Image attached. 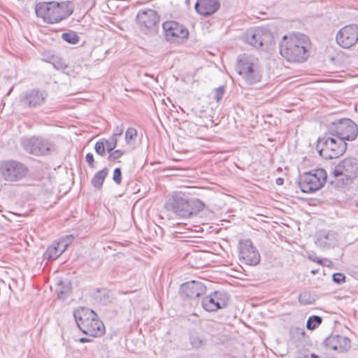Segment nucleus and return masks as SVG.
Masks as SVG:
<instances>
[{"mask_svg":"<svg viewBox=\"0 0 358 358\" xmlns=\"http://www.w3.org/2000/svg\"><path fill=\"white\" fill-rule=\"evenodd\" d=\"M162 27L166 39L170 42H180L188 38V30L177 22L166 21L163 23Z\"/></svg>","mask_w":358,"mask_h":358,"instance_id":"4468645a","label":"nucleus"},{"mask_svg":"<svg viewBox=\"0 0 358 358\" xmlns=\"http://www.w3.org/2000/svg\"><path fill=\"white\" fill-rule=\"evenodd\" d=\"M74 239V237L72 235H67L62 238L60 239V241H62V243H68V245H70Z\"/></svg>","mask_w":358,"mask_h":358,"instance_id":"4c0bfd02","label":"nucleus"},{"mask_svg":"<svg viewBox=\"0 0 358 358\" xmlns=\"http://www.w3.org/2000/svg\"><path fill=\"white\" fill-rule=\"evenodd\" d=\"M54 67L58 70L64 71L67 68V65L62 62H57L53 64Z\"/></svg>","mask_w":358,"mask_h":358,"instance_id":"37998d69","label":"nucleus"},{"mask_svg":"<svg viewBox=\"0 0 358 358\" xmlns=\"http://www.w3.org/2000/svg\"><path fill=\"white\" fill-rule=\"evenodd\" d=\"M28 173V167L21 162L9 159L0 162V180L17 182L25 178Z\"/></svg>","mask_w":358,"mask_h":358,"instance_id":"0eeeda50","label":"nucleus"},{"mask_svg":"<svg viewBox=\"0 0 358 358\" xmlns=\"http://www.w3.org/2000/svg\"><path fill=\"white\" fill-rule=\"evenodd\" d=\"M124 125L121 124L120 126H117L115 129L114 130V132L112 135L113 137L117 138V136H121L124 132Z\"/></svg>","mask_w":358,"mask_h":358,"instance_id":"c9c22d12","label":"nucleus"},{"mask_svg":"<svg viewBox=\"0 0 358 358\" xmlns=\"http://www.w3.org/2000/svg\"><path fill=\"white\" fill-rule=\"evenodd\" d=\"M58 246L59 251L61 252V255L67 249L69 245L68 243H62V241H59L56 243Z\"/></svg>","mask_w":358,"mask_h":358,"instance_id":"a19ab883","label":"nucleus"},{"mask_svg":"<svg viewBox=\"0 0 358 358\" xmlns=\"http://www.w3.org/2000/svg\"><path fill=\"white\" fill-rule=\"evenodd\" d=\"M303 358H320V357L315 354H311L310 355H305Z\"/></svg>","mask_w":358,"mask_h":358,"instance_id":"de8ad7c7","label":"nucleus"},{"mask_svg":"<svg viewBox=\"0 0 358 358\" xmlns=\"http://www.w3.org/2000/svg\"><path fill=\"white\" fill-rule=\"evenodd\" d=\"M327 174L324 169H317L300 176L299 186L304 193H312L322 188L326 183Z\"/></svg>","mask_w":358,"mask_h":358,"instance_id":"1a4fd4ad","label":"nucleus"},{"mask_svg":"<svg viewBox=\"0 0 358 358\" xmlns=\"http://www.w3.org/2000/svg\"><path fill=\"white\" fill-rule=\"evenodd\" d=\"M64 293V291H61V292L58 294V296H59V297H61V295H62Z\"/></svg>","mask_w":358,"mask_h":358,"instance_id":"09e8293b","label":"nucleus"},{"mask_svg":"<svg viewBox=\"0 0 358 358\" xmlns=\"http://www.w3.org/2000/svg\"><path fill=\"white\" fill-rule=\"evenodd\" d=\"M136 21L141 27L152 29L159 22V16L154 10L140 11L136 16Z\"/></svg>","mask_w":358,"mask_h":358,"instance_id":"aec40b11","label":"nucleus"},{"mask_svg":"<svg viewBox=\"0 0 358 358\" xmlns=\"http://www.w3.org/2000/svg\"><path fill=\"white\" fill-rule=\"evenodd\" d=\"M239 259L248 265L255 266L259 263L260 255L250 239L239 242Z\"/></svg>","mask_w":358,"mask_h":358,"instance_id":"ddd939ff","label":"nucleus"},{"mask_svg":"<svg viewBox=\"0 0 358 358\" xmlns=\"http://www.w3.org/2000/svg\"><path fill=\"white\" fill-rule=\"evenodd\" d=\"M189 343L192 348L199 349L207 344V339H206L201 334L196 331H192L189 334Z\"/></svg>","mask_w":358,"mask_h":358,"instance_id":"4be33fe9","label":"nucleus"},{"mask_svg":"<svg viewBox=\"0 0 358 358\" xmlns=\"http://www.w3.org/2000/svg\"><path fill=\"white\" fill-rule=\"evenodd\" d=\"M324 344L327 348L340 352L347 351L351 347L350 340L340 335H331L326 338Z\"/></svg>","mask_w":358,"mask_h":358,"instance_id":"6ab92c4d","label":"nucleus"},{"mask_svg":"<svg viewBox=\"0 0 358 358\" xmlns=\"http://www.w3.org/2000/svg\"><path fill=\"white\" fill-rule=\"evenodd\" d=\"M85 159L90 168H92V169L94 168V156H93L92 153H91V152L87 153L86 155Z\"/></svg>","mask_w":358,"mask_h":358,"instance_id":"e433bc0d","label":"nucleus"},{"mask_svg":"<svg viewBox=\"0 0 358 358\" xmlns=\"http://www.w3.org/2000/svg\"><path fill=\"white\" fill-rule=\"evenodd\" d=\"M206 290V286L199 281H191L181 285L180 293L183 298L196 299L203 294Z\"/></svg>","mask_w":358,"mask_h":358,"instance_id":"a211bd4d","label":"nucleus"},{"mask_svg":"<svg viewBox=\"0 0 358 358\" xmlns=\"http://www.w3.org/2000/svg\"><path fill=\"white\" fill-rule=\"evenodd\" d=\"M338 44L343 48H349L358 41V26L350 24L343 27L336 34Z\"/></svg>","mask_w":358,"mask_h":358,"instance_id":"2eb2a0df","label":"nucleus"},{"mask_svg":"<svg viewBox=\"0 0 358 358\" xmlns=\"http://www.w3.org/2000/svg\"><path fill=\"white\" fill-rule=\"evenodd\" d=\"M225 93V87L224 86H220L216 88L214 92V99L217 102H220V101L223 98Z\"/></svg>","mask_w":358,"mask_h":358,"instance_id":"473e14b6","label":"nucleus"},{"mask_svg":"<svg viewBox=\"0 0 358 358\" xmlns=\"http://www.w3.org/2000/svg\"><path fill=\"white\" fill-rule=\"evenodd\" d=\"M315 300V295L308 291H304L299 295V301L302 305L313 304Z\"/></svg>","mask_w":358,"mask_h":358,"instance_id":"393cba45","label":"nucleus"},{"mask_svg":"<svg viewBox=\"0 0 358 358\" xmlns=\"http://www.w3.org/2000/svg\"><path fill=\"white\" fill-rule=\"evenodd\" d=\"M236 70L248 85L260 81L262 78L259 59L254 56L243 54L238 57Z\"/></svg>","mask_w":358,"mask_h":358,"instance_id":"39448f33","label":"nucleus"},{"mask_svg":"<svg viewBox=\"0 0 358 358\" xmlns=\"http://www.w3.org/2000/svg\"><path fill=\"white\" fill-rule=\"evenodd\" d=\"M62 38L66 42L73 45L77 44L80 41L79 36L74 31L63 33Z\"/></svg>","mask_w":358,"mask_h":358,"instance_id":"cd10ccee","label":"nucleus"},{"mask_svg":"<svg viewBox=\"0 0 358 358\" xmlns=\"http://www.w3.org/2000/svg\"><path fill=\"white\" fill-rule=\"evenodd\" d=\"M108 173V169L107 168H103L98 171L92 179V185L96 189H101Z\"/></svg>","mask_w":358,"mask_h":358,"instance_id":"5701e85b","label":"nucleus"},{"mask_svg":"<svg viewBox=\"0 0 358 358\" xmlns=\"http://www.w3.org/2000/svg\"><path fill=\"white\" fill-rule=\"evenodd\" d=\"M79 341H80V343H86V342H91V341H92V340H91V339H90V338H84V337H83V338H80V340H79Z\"/></svg>","mask_w":358,"mask_h":358,"instance_id":"49530a36","label":"nucleus"},{"mask_svg":"<svg viewBox=\"0 0 358 358\" xmlns=\"http://www.w3.org/2000/svg\"><path fill=\"white\" fill-rule=\"evenodd\" d=\"M105 144L104 141H102L101 139L96 142L94 146L96 152L101 157H104L106 155V151H107Z\"/></svg>","mask_w":358,"mask_h":358,"instance_id":"7c9ffc66","label":"nucleus"},{"mask_svg":"<svg viewBox=\"0 0 358 358\" xmlns=\"http://www.w3.org/2000/svg\"><path fill=\"white\" fill-rule=\"evenodd\" d=\"M58 246L59 251L61 252V255L67 249L69 245L68 243H62V241H59L56 243Z\"/></svg>","mask_w":358,"mask_h":358,"instance_id":"58836bf2","label":"nucleus"},{"mask_svg":"<svg viewBox=\"0 0 358 358\" xmlns=\"http://www.w3.org/2000/svg\"><path fill=\"white\" fill-rule=\"evenodd\" d=\"M317 148L322 157L331 159L344 154L347 149V143L337 136L325 135L318 139Z\"/></svg>","mask_w":358,"mask_h":358,"instance_id":"6e6552de","label":"nucleus"},{"mask_svg":"<svg viewBox=\"0 0 358 358\" xmlns=\"http://www.w3.org/2000/svg\"><path fill=\"white\" fill-rule=\"evenodd\" d=\"M358 173V160L355 157H347L341 160L334 168L333 174L335 178L331 182L336 187L348 185L355 179Z\"/></svg>","mask_w":358,"mask_h":358,"instance_id":"423d86ee","label":"nucleus"},{"mask_svg":"<svg viewBox=\"0 0 358 358\" xmlns=\"http://www.w3.org/2000/svg\"><path fill=\"white\" fill-rule=\"evenodd\" d=\"M58 246L59 251L61 252V255L67 249L69 245L68 243H62V241H59L56 243Z\"/></svg>","mask_w":358,"mask_h":358,"instance_id":"ea45409f","label":"nucleus"},{"mask_svg":"<svg viewBox=\"0 0 358 358\" xmlns=\"http://www.w3.org/2000/svg\"><path fill=\"white\" fill-rule=\"evenodd\" d=\"M308 38L303 34L284 36L279 45L280 53L289 62H302L308 57Z\"/></svg>","mask_w":358,"mask_h":358,"instance_id":"7ed1b4c3","label":"nucleus"},{"mask_svg":"<svg viewBox=\"0 0 358 358\" xmlns=\"http://www.w3.org/2000/svg\"><path fill=\"white\" fill-rule=\"evenodd\" d=\"M21 144L24 150L36 156L50 155L56 151L54 143L41 137L32 136L22 139Z\"/></svg>","mask_w":358,"mask_h":358,"instance_id":"9b49d317","label":"nucleus"},{"mask_svg":"<svg viewBox=\"0 0 358 358\" xmlns=\"http://www.w3.org/2000/svg\"><path fill=\"white\" fill-rule=\"evenodd\" d=\"M137 136V131L133 127H129L125 132V141L127 144H131L134 143Z\"/></svg>","mask_w":358,"mask_h":358,"instance_id":"c85d7f7f","label":"nucleus"},{"mask_svg":"<svg viewBox=\"0 0 358 358\" xmlns=\"http://www.w3.org/2000/svg\"><path fill=\"white\" fill-rule=\"evenodd\" d=\"M48 96L46 91L34 89L22 94L20 103L24 108H36L45 103Z\"/></svg>","mask_w":358,"mask_h":358,"instance_id":"f8f14e48","label":"nucleus"},{"mask_svg":"<svg viewBox=\"0 0 358 358\" xmlns=\"http://www.w3.org/2000/svg\"><path fill=\"white\" fill-rule=\"evenodd\" d=\"M113 180L117 185H120L122 182V171L120 168L115 169L113 171Z\"/></svg>","mask_w":358,"mask_h":358,"instance_id":"72a5a7b5","label":"nucleus"},{"mask_svg":"<svg viewBox=\"0 0 358 358\" xmlns=\"http://www.w3.org/2000/svg\"><path fill=\"white\" fill-rule=\"evenodd\" d=\"M124 154V152L121 150H115L109 152V155L108 157V160L109 162H115L117 159H120Z\"/></svg>","mask_w":358,"mask_h":358,"instance_id":"2f4dec72","label":"nucleus"},{"mask_svg":"<svg viewBox=\"0 0 358 358\" xmlns=\"http://www.w3.org/2000/svg\"><path fill=\"white\" fill-rule=\"evenodd\" d=\"M104 141V143L106 145V148L108 152H112L117 146V138L110 136L108 139H102Z\"/></svg>","mask_w":358,"mask_h":358,"instance_id":"c756f323","label":"nucleus"},{"mask_svg":"<svg viewBox=\"0 0 358 358\" xmlns=\"http://www.w3.org/2000/svg\"><path fill=\"white\" fill-rule=\"evenodd\" d=\"M308 259H310L312 262H317L320 264V258L313 255H308Z\"/></svg>","mask_w":358,"mask_h":358,"instance_id":"c03bdc74","label":"nucleus"},{"mask_svg":"<svg viewBox=\"0 0 358 358\" xmlns=\"http://www.w3.org/2000/svg\"><path fill=\"white\" fill-rule=\"evenodd\" d=\"M289 334L292 339L301 341L304 338L305 331L302 327H294L290 329Z\"/></svg>","mask_w":358,"mask_h":358,"instance_id":"bb28decb","label":"nucleus"},{"mask_svg":"<svg viewBox=\"0 0 358 358\" xmlns=\"http://www.w3.org/2000/svg\"><path fill=\"white\" fill-rule=\"evenodd\" d=\"M284 182V179L282 178H278L275 180V183L278 185H282Z\"/></svg>","mask_w":358,"mask_h":358,"instance_id":"a18cd8bd","label":"nucleus"},{"mask_svg":"<svg viewBox=\"0 0 358 358\" xmlns=\"http://www.w3.org/2000/svg\"><path fill=\"white\" fill-rule=\"evenodd\" d=\"M166 208L182 218H189L201 211L204 203L199 199H192L182 192L173 193L167 200Z\"/></svg>","mask_w":358,"mask_h":358,"instance_id":"f03ea898","label":"nucleus"},{"mask_svg":"<svg viewBox=\"0 0 358 358\" xmlns=\"http://www.w3.org/2000/svg\"><path fill=\"white\" fill-rule=\"evenodd\" d=\"M272 41L271 33L262 29L251 30L246 34V41L257 48L268 46Z\"/></svg>","mask_w":358,"mask_h":358,"instance_id":"dca6fc26","label":"nucleus"},{"mask_svg":"<svg viewBox=\"0 0 358 358\" xmlns=\"http://www.w3.org/2000/svg\"><path fill=\"white\" fill-rule=\"evenodd\" d=\"M229 298L227 294L215 292L205 297L202 301V306L206 311L213 312L225 308Z\"/></svg>","mask_w":358,"mask_h":358,"instance_id":"f3484780","label":"nucleus"},{"mask_svg":"<svg viewBox=\"0 0 358 358\" xmlns=\"http://www.w3.org/2000/svg\"><path fill=\"white\" fill-rule=\"evenodd\" d=\"M332 280L337 284H342L345 281V275L341 273H336L333 274Z\"/></svg>","mask_w":358,"mask_h":358,"instance_id":"f704fd0d","label":"nucleus"},{"mask_svg":"<svg viewBox=\"0 0 358 358\" xmlns=\"http://www.w3.org/2000/svg\"><path fill=\"white\" fill-rule=\"evenodd\" d=\"M194 8L201 15L207 16L215 13L220 8L218 0H197Z\"/></svg>","mask_w":358,"mask_h":358,"instance_id":"412c9836","label":"nucleus"},{"mask_svg":"<svg viewBox=\"0 0 358 358\" xmlns=\"http://www.w3.org/2000/svg\"><path fill=\"white\" fill-rule=\"evenodd\" d=\"M320 264L327 267L333 266V262L326 258L321 259L320 261Z\"/></svg>","mask_w":358,"mask_h":358,"instance_id":"79ce46f5","label":"nucleus"},{"mask_svg":"<svg viewBox=\"0 0 358 358\" xmlns=\"http://www.w3.org/2000/svg\"><path fill=\"white\" fill-rule=\"evenodd\" d=\"M61 255L56 243L49 246L44 253V258L48 260H55Z\"/></svg>","mask_w":358,"mask_h":358,"instance_id":"b1692460","label":"nucleus"},{"mask_svg":"<svg viewBox=\"0 0 358 358\" xmlns=\"http://www.w3.org/2000/svg\"><path fill=\"white\" fill-rule=\"evenodd\" d=\"M73 316L83 333L92 337L101 336L104 334V325L92 310L80 308L73 312Z\"/></svg>","mask_w":358,"mask_h":358,"instance_id":"20e7f679","label":"nucleus"},{"mask_svg":"<svg viewBox=\"0 0 358 358\" xmlns=\"http://www.w3.org/2000/svg\"><path fill=\"white\" fill-rule=\"evenodd\" d=\"M322 322V318L318 315L310 316L306 322V328L309 330H314L319 327Z\"/></svg>","mask_w":358,"mask_h":358,"instance_id":"a878e982","label":"nucleus"},{"mask_svg":"<svg viewBox=\"0 0 358 358\" xmlns=\"http://www.w3.org/2000/svg\"><path fill=\"white\" fill-rule=\"evenodd\" d=\"M74 6L71 1H43L35 6V13L44 22L55 24L69 17L73 12Z\"/></svg>","mask_w":358,"mask_h":358,"instance_id":"f257e3e1","label":"nucleus"},{"mask_svg":"<svg viewBox=\"0 0 358 358\" xmlns=\"http://www.w3.org/2000/svg\"><path fill=\"white\" fill-rule=\"evenodd\" d=\"M329 134L345 141H353L358 134L357 124L350 119H340L329 125Z\"/></svg>","mask_w":358,"mask_h":358,"instance_id":"9d476101","label":"nucleus"}]
</instances>
